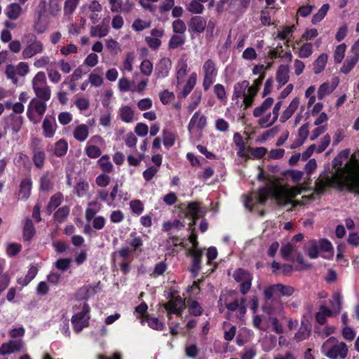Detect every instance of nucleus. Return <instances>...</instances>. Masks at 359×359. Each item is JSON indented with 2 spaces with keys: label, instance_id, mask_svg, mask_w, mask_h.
<instances>
[{
  "label": "nucleus",
  "instance_id": "nucleus-6",
  "mask_svg": "<svg viewBox=\"0 0 359 359\" xmlns=\"http://www.w3.org/2000/svg\"><path fill=\"white\" fill-rule=\"evenodd\" d=\"M46 108V102L33 98L27 108V118L33 123H37L45 114Z\"/></svg>",
  "mask_w": 359,
  "mask_h": 359
},
{
  "label": "nucleus",
  "instance_id": "nucleus-57",
  "mask_svg": "<svg viewBox=\"0 0 359 359\" xmlns=\"http://www.w3.org/2000/svg\"><path fill=\"white\" fill-rule=\"evenodd\" d=\"M313 53V45L311 43L303 44L299 52V57L301 58H307Z\"/></svg>",
  "mask_w": 359,
  "mask_h": 359
},
{
  "label": "nucleus",
  "instance_id": "nucleus-18",
  "mask_svg": "<svg viewBox=\"0 0 359 359\" xmlns=\"http://www.w3.org/2000/svg\"><path fill=\"white\" fill-rule=\"evenodd\" d=\"M32 161L35 167L38 169H42L44 166L46 155L43 149L41 147H34L32 149Z\"/></svg>",
  "mask_w": 359,
  "mask_h": 359
},
{
  "label": "nucleus",
  "instance_id": "nucleus-1",
  "mask_svg": "<svg viewBox=\"0 0 359 359\" xmlns=\"http://www.w3.org/2000/svg\"><path fill=\"white\" fill-rule=\"evenodd\" d=\"M327 187H335L339 191L346 189L359 195V165L355 163L354 157L346 162L341 172L326 175L315 182V191L318 194H323Z\"/></svg>",
  "mask_w": 359,
  "mask_h": 359
},
{
  "label": "nucleus",
  "instance_id": "nucleus-16",
  "mask_svg": "<svg viewBox=\"0 0 359 359\" xmlns=\"http://www.w3.org/2000/svg\"><path fill=\"white\" fill-rule=\"evenodd\" d=\"M57 124L53 116L47 115L43 119L42 129L43 135L47 138L53 137L55 133Z\"/></svg>",
  "mask_w": 359,
  "mask_h": 359
},
{
  "label": "nucleus",
  "instance_id": "nucleus-4",
  "mask_svg": "<svg viewBox=\"0 0 359 359\" xmlns=\"http://www.w3.org/2000/svg\"><path fill=\"white\" fill-rule=\"evenodd\" d=\"M25 47L22 50V57L24 59H29L32 57L41 53L43 51V45L39 41L34 34H27L22 39Z\"/></svg>",
  "mask_w": 359,
  "mask_h": 359
},
{
  "label": "nucleus",
  "instance_id": "nucleus-50",
  "mask_svg": "<svg viewBox=\"0 0 359 359\" xmlns=\"http://www.w3.org/2000/svg\"><path fill=\"white\" fill-rule=\"evenodd\" d=\"M131 212L137 215H140L144 211V204L139 199H134L130 202Z\"/></svg>",
  "mask_w": 359,
  "mask_h": 359
},
{
  "label": "nucleus",
  "instance_id": "nucleus-42",
  "mask_svg": "<svg viewBox=\"0 0 359 359\" xmlns=\"http://www.w3.org/2000/svg\"><path fill=\"white\" fill-rule=\"evenodd\" d=\"M346 49V45L345 43H341L336 47L334 53V60L336 64L341 63L344 58L345 52Z\"/></svg>",
  "mask_w": 359,
  "mask_h": 359
},
{
  "label": "nucleus",
  "instance_id": "nucleus-41",
  "mask_svg": "<svg viewBox=\"0 0 359 359\" xmlns=\"http://www.w3.org/2000/svg\"><path fill=\"white\" fill-rule=\"evenodd\" d=\"M263 292H294V288L280 283L273 284L265 287Z\"/></svg>",
  "mask_w": 359,
  "mask_h": 359
},
{
  "label": "nucleus",
  "instance_id": "nucleus-38",
  "mask_svg": "<svg viewBox=\"0 0 359 359\" xmlns=\"http://www.w3.org/2000/svg\"><path fill=\"white\" fill-rule=\"evenodd\" d=\"M97 164L99 165L101 170L104 172H111L113 170V164L109 161V157L107 154L103 155L97 161Z\"/></svg>",
  "mask_w": 359,
  "mask_h": 359
},
{
  "label": "nucleus",
  "instance_id": "nucleus-39",
  "mask_svg": "<svg viewBox=\"0 0 359 359\" xmlns=\"http://www.w3.org/2000/svg\"><path fill=\"white\" fill-rule=\"evenodd\" d=\"M330 6L328 4H323L320 9L318 10V13H316L311 20V22L313 25H316L318 22H320L326 15L328 10H329Z\"/></svg>",
  "mask_w": 359,
  "mask_h": 359
},
{
  "label": "nucleus",
  "instance_id": "nucleus-21",
  "mask_svg": "<svg viewBox=\"0 0 359 359\" xmlns=\"http://www.w3.org/2000/svg\"><path fill=\"white\" fill-rule=\"evenodd\" d=\"M250 83L247 80L237 82L233 86L232 100H237L245 95L246 90H248Z\"/></svg>",
  "mask_w": 359,
  "mask_h": 359
},
{
  "label": "nucleus",
  "instance_id": "nucleus-31",
  "mask_svg": "<svg viewBox=\"0 0 359 359\" xmlns=\"http://www.w3.org/2000/svg\"><path fill=\"white\" fill-rule=\"evenodd\" d=\"M185 226L184 223L180 219H175L173 221H166L162 224V231L164 232H170L172 229H176L181 230Z\"/></svg>",
  "mask_w": 359,
  "mask_h": 359
},
{
  "label": "nucleus",
  "instance_id": "nucleus-12",
  "mask_svg": "<svg viewBox=\"0 0 359 359\" xmlns=\"http://www.w3.org/2000/svg\"><path fill=\"white\" fill-rule=\"evenodd\" d=\"M187 254L192 257L190 271L197 276L201 269L203 251L201 249H189Z\"/></svg>",
  "mask_w": 359,
  "mask_h": 359
},
{
  "label": "nucleus",
  "instance_id": "nucleus-62",
  "mask_svg": "<svg viewBox=\"0 0 359 359\" xmlns=\"http://www.w3.org/2000/svg\"><path fill=\"white\" fill-rule=\"evenodd\" d=\"M133 250L128 246L123 247L118 250L117 252L113 253V257L116 255L123 260H128L132 255Z\"/></svg>",
  "mask_w": 359,
  "mask_h": 359
},
{
  "label": "nucleus",
  "instance_id": "nucleus-43",
  "mask_svg": "<svg viewBox=\"0 0 359 359\" xmlns=\"http://www.w3.org/2000/svg\"><path fill=\"white\" fill-rule=\"evenodd\" d=\"M80 0H65L64 4L65 15H72L75 11Z\"/></svg>",
  "mask_w": 359,
  "mask_h": 359
},
{
  "label": "nucleus",
  "instance_id": "nucleus-14",
  "mask_svg": "<svg viewBox=\"0 0 359 359\" xmlns=\"http://www.w3.org/2000/svg\"><path fill=\"white\" fill-rule=\"evenodd\" d=\"M207 125V118L205 115L200 116L199 111H196L192 116L187 126V129L190 133L196 128L199 130H202Z\"/></svg>",
  "mask_w": 359,
  "mask_h": 359
},
{
  "label": "nucleus",
  "instance_id": "nucleus-30",
  "mask_svg": "<svg viewBox=\"0 0 359 359\" xmlns=\"http://www.w3.org/2000/svg\"><path fill=\"white\" fill-rule=\"evenodd\" d=\"M34 93L39 100L47 102L50 98L51 91L48 86L44 87L33 86Z\"/></svg>",
  "mask_w": 359,
  "mask_h": 359
},
{
  "label": "nucleus",
  "instance_id": "nucleus-13",
  "mask_svg": "<svg viewBox=\"0 0 359 359\" xmlns=\"http://www.w3.org/2000/svg\"><path fill=\"white\" fill-rule=\"evenodd\" d=\"M206 26V20L200 15L191 17L188 22L189 32L191 33H203Z\"/></svg>",
  "mask_w": 359,
  "mask_h": 359
},
{
  "label": "nucleus",
  "instance_id": "nucleus-52",
  "mask_svg": "<svg viewBox=\"0 0 359 359\" xmlns=\"http://www.w3.org/2000/svg\"><path fill=\"white\" fill-rule=\"evenodd\" d=\"M248 151H250L251 156L255 159H260L263 158L267 153V149L264 147H248Z\"/></svg>",
  "mask_w": 359,
  "mask_h": 359
},
{
  "label": "nucleus",
  "instance_id": "nucleus-2",
  "mask_svg": "<svg viewBox=\"0 0 359 359\" xmlns=\"http://www.w3.org/2000/svg\"><path fill=\"white\" fill-rule=\"evenodd\" d=\"M321 349L323 354L330 359H344L348 353L346 344L333 337L324 342Z\"/></svg>",
  "mask_w": 359,
  "mask_h": 359
},
{
  "label": "nucleus",
  "instance_id": "nucleus-25",
  "mask_svg": "<svg viewBox=\"0 0 359 359\" xmlns=\"http://www.w3.org/2000/svg\"><path fill=\"white\" fill-rule=\"evenodd\" d=\"M197 74L193 72L189 77L185 86L183 88L182 92L179 95L180 98H185L194 89L196 83Z\"/></svg>",
  "mask_w": 359,
  "mask_h": 359
},
{
  "label": "nucleus",
  "instance_id": "nucleus-34",
  "mask_svg": "<svg viewBox=\"0 0 359 359\" xmlns=\"http://www.w3.org/2000/svg\"><path fill=\"white\" fill-rule=\"evenodd\" d=\"M200 205L197 202H190L187 205V215H189L191 217L193 220V225L195 224L196 221L198 219V213L200 212Z\"/></svg>",
  "mask_w": 359,
  "mask_h": 359
},
{
  "label": "nucleus",
  "instance_id": "nucleus-44",
  "mask_svg": "<svg viewBox=\"0 0 359 359\" xmlns=\"http://www.w3.org/2000/svg\"><path fill=\"white\" fill-rule=\"evenodd\" d=\"M187 8L190 13L195 14H201L204 11L203 5L197 0H191Z\"/></svg>",
  "mask_w": 359,
  "mask_h": 359
},
{
  "label": "nucleus",
  "instance_id": "nucleus-19",
  "mask_svg": "<svg viewBox=\"0 0 359 359\" xmlns=\"http://www.w3.org/2000/svg\"><path fill=\"white\" fill-rule=\"evenodd\" d=\"M290 68L287 65H280L276 72V81L278 83L279 88L285 85L290 79Z\"/></svg>",
  "mask_w": 359,
  "mask_h": 359
},
{
  "label": "nucleus",
  "instance_id": "nucleus-58",
  "mask_svg": "<svg viewBox=\"0 0 359 359\" xmlns=\"http://www.w3.org/2000/svg\"><path fill=\"white\" fill-rule=\"evenodd\" d=\"M4 266L0 265V292H4L9 285L10 277L7 273H3Z\"/></svg>",
  "mask_w": 359,
  "mask_h": 359
},
{
  "label": "nucleus",
  "instance_id": "nucleus-64",
  "mask_svg": "<svg viewBox=\"0 0 359 359\" xmlns=\"http://www.w3.org/2000/svg\"><path fill=\"white\" fill-rule=\"evenodd\" d=\"M89 188V184L87 182L81 181L78 182L75 187L76 194L78 196H83L86 194Z\"/></svg>",
  "mask_w": 359,
  "mask_h": 359
},
{
  "label": "nucleus",
  "instance_id": "nucleus-54",
  "mask_svg": "<svg viewBox=\"0 0 359 359\" xmlns=\"http://www.w3.org/2000/svg\"><path fill=\"white\" fill-rule=\"evenodd\" d=\"M306 253L311 259H316L319 255V248L316 241L313 240L310 243V245L306 249Z\"/></svg>",
  "mask_w": 359,
  "mask_h": 359
},
{
  "label": "nucleus",
  "instance_id": "nucleus-27",
  "mask_svg": "<svg viewBox=\"0 0 359 359\" xmlns=\"http://www.w3.org/2000/svg\"><path fill=\"white\" fill-rule=\"evenodd\" d=\"M89 135L88 127L86 124H80L74 130V137L79 142H84Z\"/></svg>",
  "mask_w": 359,
  "mask_h": 359
},
{
  "label": "nucleus",
  "instance_id": "nucleus-23",
  "mask_svg": "<svg viewBox=\"0 0 359 359\" xmlns=\"http://www.w3.org/2000/svg\"><path fill=\"white\" fill-rule=\"evenodd\" d=\"M299 104V100L297 97H294L289 104V106L287 107L286 109L283 111V114L281 115L280 118V121L281 123H284L286 121H287L291 116L293 115V114L295 112L297 109L298 108V106Z\"/></svg>",
  "mask_w": 359,
  "mask_h": 359
},
{
  "label": "nucleus",
  "instance_id": "nucleus-3",
  "mask_svg": "<svg viewBox=\"0 0 359 359\" xmlns=\"http://www.w3.org/2000/svg\"><path fill=\"white\" fill-rule=\"evenodd\" d=\"M74 308L75 314L72 318V323L74 331L79 332L88 325L90 306L86 300H78Z\"/></svg>",
  "mask_w": 359,
  "mask_h": 359
},
{
  "label": "nucleus",
  "instance_id": "nucleus-48",
  "mask_svg": "<svg viewBox=\"0 0 359 359\" xmlns=\"http://www.w3.org/2000/svg\"><path fill=\"white\" fill-rule=\"evenodd\" d=\"M151 25V22L149 20L144 21L140 18H137L133 22L132 28L136 32H141L145 29L149 28Z\"/></svg>",
  "mask_w": 359,
  "mask_h": 359
},
{
  "label": "nucleus",
  "instance_id": "nucleus-5",
  "mask_svg": "<svg viewBox=\"0 0 359 359\" xmlns=\"http://www.w3.org/2000/svg\"><path fill=\"white\" fill-rule=\"evenodd\" d=\"M282 189L276 186H264L259 187L256 192L257 203L264 205L269 198L276 201H280L282 198Z\"/></svg>",
  "mask_w": 359,
  "mask_h": 359
},
{
  "label": "nucleus",
  "instance_id": "nucleus-46",
  "mask_svg": "<svg viewBox=\"0 0 359 359\" xmlns=\"http://www.w3.org/2000/svg\"><path fill=\"white\" fill-rule=\"evenodd\" d=\"M85 152L90 158H97L102 154L101 149L98 147L90 144L86 145Z\"/></svg>",
  "mask_w": 359,
  "mask_h": 359
},
{
  "label": "nucleus",
  "instance_id": "nucleus-37",
  "mask_svg": "<svg viewBox=\"0 0 359 359\" xmlns=\"http://www.w3.org/2000/svg\"><path fill=\"white\" fill-rule=\"evenodd\" d=\"M69 208L67 205L58 208L53 215L54 219L59 222H63L69 215Z\"/></svg>",
  "mask_w": 359,
  "mask_h": 359
},
{
  "label": "nucleus",
  "instance_id": "nucleus-51",
  "mask_svg": "<svg viewBox=\"0 0 359 359\" xmlns=\"http://www.w3.org/2000/svg\"><path fill=\"white\" fill-rule=\"evenodd\" d=\"M187 306L189 307V313L191 315L198 316L202 314V308L196 301L188 300Z\"/></svg>",
  "mask_w": 359,
  "mask_h": 359
},
{
  "label": "nucleus",
  "instance_id": "nucleus-36",
  "mask_svg": "<svg viewBox=\"0 0 359 359\" xmlns=\"http://www.w3.org/2000/svg\"><path fill=\"white\" fill-rule=\"evenodd\" d=\"M109 29L98 25L97 26H92L90 29V34L92 37L102 38L107 36L109 33Z\"/></svg>",
  "mask_w": 359,
  "mask_h": 359
},
{
  "label": "nucleus",
  "instance_id": "nucleus-11",
  "mask_svg": "<svg viewBox=\"0 0 359 359\" xmlns=\"http://www.w3.org/2000/svg\"><path fill=\"white\" fill-rule=\"evenodd\" d=\"M25 343L22 339L11 340L8 342L4 343L0 347V354L5 355L23 350Z\"/></svg>",
  "mask_w": 359,
  "mask_h": 359
},
{
  "label": "nucleus",
  "instance_id": "nucleus-22",
  "mask_svg": "<svg viewBox=\"0 0 359 359\" xmlns=\"http://www.w3.org/2000/svg\"><path fill=\"white\" fill-rule=\"evenodd\" d=\"M352 54V55L348 56L345 60L342 67L340 69V72L345 74H348L354 68L359 60V53Z\"/></svg>",
  "mask_w": 359,
  "mask_h": 359
},
{
  "label": "nucleus",
  "instance_id": "nucleus-53",
  "mask_svg": "<svg viewBox=\"0 0 359 359\" xmlns=\"http://www.w3.org/2000/svg\"><path fill=\"white\" fill-rule=\"evenodd\" d=\"M309 133V123H306L304 125H302L298 130V136L302 139V140L297 144V147L302 145L305 142V140L308 137ZM295 147L296 146L292 147V148Z\"/></svg>",
  "mask_w": 359,
  "mask_h": 359
},
{
  "label": "nucleus",
  "instance_id": "nucleus-17",
  "mask_svg": "<svg viewBox=\"0 0 359 359\" xmlns=\"http://www.w3.org/2000/svg\"><path fill=\"white\" fill-rule=\"evenodd\" d=\"M32 188V180L31 177H26L21 180L19 186L18 198L22 201L27 200Z\"/></svg>",
  "mask_w": 359,
  "mask_h": 359
},
{
  "label": "nucleus",
  "instance_id": "nucleus-33",
  "mask_svg": "<svg viewBox=\"0 0 359 359\" xmlns=\"http://www.w3.org/2000/svg\"><path fill=\"white\" fill-rule=\"evenodd\" d=\"M121 119L125 123H130L134 118V111L129 106H123L119 109Z\"/></svg>",
  "mask_w": 359,
  "mask_h": 359
},
{
  "label": "nucleus",
  "instance_id": "nucleus-24",
  "mask_svg": "<svg viewBox=\"0 0 359 359\" xmlns=\"http://www.w3.org/2000/svg\"><path fill=\"white\" fill-rule=\"evenodd\" d=\"M53 175L49 172H46L40 178L39 189L48 192L53 187Z\"/></svg>",
  "mask_w": 359,
  "mask_h": 359
},
{
  "label": "nucleus",
  "instance_id": "nucleus-61",
  "mask_svg": "<svg viewBox=\"0 0 359 359\" xmlns=\"http://www.w3.org/2000/svg\"><path fill=\"white\" fill-rule=\"evenodd\" d=\"M159 98L163 104H168L175 99V95L172 92H170L168 90H165L160 93Z\"/></svg>",
  "mask_w": 359,
  "mask_h": 359
},
{
  "label": "nucleus",
  "instance_id": "nucleus-15",
  "mask_svg": "<svg viewBox=\"0 0 359 359\" xmlns=\"http://www.w3.org/2000/svg\"><path fill=\"white\" fill-rule=\"evenodd\" d=\"M251 0H231L229 12L236 15H243L250 6Z\"/></svg>",
  "mask_w": 359,
  "mask_h": 359
},
{
  "label": "nucleus",
  "instance_id": "nucleus-10",
  "mask_svg": "<svg viewBox=\"0 0 359 359\" xmlns=\"http://www.w3.org/2000/svg\"><path fill=\"white\" fill-rule=\"evenodd\" d=\"M172 67V62L168 57L161 58L156 65L154 74L157 79H164L168 76Z\"/></svg>",
  "mask_w": 359,
  "mask_h": 359
},
{
  "label": "nucleus",
  "instance_id": "nucleus-32",
  "mask_svg": "<svg viewBox=\"0 0 359 359\" xmlns=\"http://www.w3.org/2000/svg\"><path fill=\"white\" fill-rule=\"evenodd\" d=\"M68 150V143L65 139H60L55 144L54 154L57 157L64 156Z\"/></svg>",
  "mask_w": 359,
  "mask_h": 359
},
{
  "label": "nucleus",
  "instance_id": "nucleus-40",
  "mask_svg": "<svg viewBox=\"0 0 359 359\" xmlns=\"http://www.w3.org/2000/svg\"><path fill=\"white\" fill-rule=\"evenodd\" d=\"M185 36L184 35L174 34L171 36L168 47L170 49H175L182 46L185 42Z\"/></svg>",
  "mask_w": 359,
  "mask_h": 359
},
{
  "label": "nucleus",
  "instance_id": "nucleus-29",
  "mask_svg": "<svg viewBox=\"0 0 359 359\" xmlns=\"http://www.w3.org/2000/svg\"><path fill=\"white\" fill-rule=\"evenodd\" d=\"M327 55L325 53L320 54L313 62V72L316 74L321 73L327 64Z\"/></svg>",
  "mask_w": 359,
  "mask_h": 359
},
{
  "label": "nucleus",
  "instance_id": "nucleus-45",
  "mask_svg": "<svg viewBox=\"0 0 359 359\" xmlns=\"http://www.w3.org/2000/svg\"><path fill=\"white\" fill-rule=\"evenodd\" d=\"M214 93L216 97L221 102H226L227 100L226 92L222 84L217 83L214 86Z\"/></svg>",
  "mask_w": 359,
  "mask_h": 359
},
{
  "label": "nucleus",
  "instance_id": "nucleus-28",
  "mask_svg": "<svg viewBox=\"0 0 359 359\" xmlns=\"http://www.w3.org/2000/svg\"><path fill=\"white\" fill-rule=\"evenodd\" d=\"M339 83L338 79L334 86H330L329 83L325 82L321 84L318 90V98L323 100L327 95L330 94L337 86Z\"/></svg>",
  "mask_w": 359,
  "mask_h": 359
},
{
  "label": "nucleus",
  "instance_id": "nucleus-8",
  "mask_svg": "<svg viewBox=\"0 0 359 359\" xmlns=\"http://www.w3.org/2000/svg\"><path fill=\"white\" fill-rule=\"evenodd\" d=\"M168 311V317L171 318V314L175 313L178 316L182 314V311L186 307L185 300L180 297H172L169 302L164 305Z\"/></svg>",
  "mask_w": 359,
  "mask_h": 359
},
{
  "label": "nucleus",
  "instance_id": "nucleus-59",
  "mask_svg": "<svg viewBox=\"0 0 359 359\" xmlns=\"http://www.w3.org/2000/svg\"><path fill=\"white\" fill-rule=\"evenodd\" d=\"M187 27L183 20L177 19L172 22V30L175 33L184 34L186 32Z\"/></svg>",
  "mask_w": 359,
  "mask_h": 359
},
{
  "label": "nucleus",
  "instance_id": "nucleus-9",
  "mask_svg": "<svg viewBox=\"0 0 359 359\" xmlns=\"http://www.w3.org/2000/svg\"><path fill=\"white\" fill-rule=\"evenodd\" d=\"M233 278L238 283H241V292H248L251 287V276L243 269L239 268L235 271Z\"/></svg>",
  "mask_w": 359,
  "mask_h": 359
},
{
  "label": "nucleus",
  "instance_id": "nucleus-56",
  "mask_svg": "<svg viewBox=\"0 0 359 359\" xmlns=\"http://www.w3.org/2000/svg\"><path fill=\"white\" fill-rule=\"evenodd\" d=\"M72 262L71 258H60L55 262V266L58 270L65 271L70 267Z\"/></svg>",
  "mask_w": 359,
  "mask_h": 359
},
{
  "label": "nucleus",
  "instance_id": "nucleus-26",
  "mask_svg": "<svg viewBox=\"0 0 359 359\" xmlns=\"http://www.w3.org/2000/svg\"><path fill=\"white\" fill-rule=\"evenodd\" d=\"M22 12V8L20 4L17 3H13L9 4L6 9V13L7 17L12 20L18 19Z\"/></svg>",
  "mask_w": 359,
  "mask_h": 359
},
{
  "label": "nucleus",
  "instance_id": "nucleus-49",
  "mask_svg": "<svg viewBox=\"0 0 359 359\" xmlns=\"http://www.w3.org/2000/svg\"><path fill=\"white\" fill-rule=\"evenodd\" d=\"M22 250V245L17 243H10L6 245V254L8 257H14L17 255Z\"/></svg>",
  "mask_w": 359,
  "mask_h": 359
},
{
  "label": "nucleus",
  "instance_id": "nucleus-35",
  "mask_svg": "<svg viewBox=\"0 0 359 359\" xmlns=\"http://www.w3.org/2000/svg\"><path fill=\"white\" fill-rule=\"evenodd\" d=\"M332 316H333V314L330 309L325 306H321L320 311L316 315V319L319 324L324 325L327 318Z\"/></svg>",
  "mask_w": 359,
  "mask_h": 359
},
{
  "label": "nucleus",
  "instance_id": "nucleus-60",
  "mask_svg": "<svg viewBox=\"0 0 359 359\" xmlns=\"http://www.w3.org/2000/svg\"><path fill=\"white\" fill-rule=\"evenodd\" d=\"M310 335V329L305 325L302 326L298 332L295 334L294 338L297 341H300L306 339Z\"/></svg>",
  "mask_w": 359,
  "mask_h": 359
},
{
  "label": "nucleus",
  "instance_id": "nucleus-63",
  "mask_svg": "<svg viewBox=\"0 0 359 359\" xmlns=\"http://www.w3.org/2000/svg\"><path fill=\"white\" fill-rule=\"evenodd\" d=\"M343 337L348 341H353L355 337V332L351 327L348 325L344 326L341 330Z\"/></svg>",
  "mask_w": 359,
  "mask_h": 359
},
{
  "label": "nucleus",
  "instance_id": "nucleus-55",
  "mask_svg": "<svg viewBox=\"0 0 359 359\" xmlns=\"http://www.w3.org/2000/svg\"><path fill=\"white\" fill-rule=\"evenodd\" d=\"M140 72L142 74L149 76L151 74L154 67L149 60H144L140 65Z\"/></svg>",
  "mask_w": 359,
  "mask_h": 359
},
{
  "label": "nucleus",
  "instance_id": "nucleus-47",
  "mask_svg": "<svg viewBox=\"0 0 359 359\" xmlns=\"http://www.w3.org/2000/svg\"><path fill=\"white\" fill-rule=\"evenodd\" d=\"M331 311L333 315L340 313L341 310V297L339 293H335L331 302Z\"/></svg>",
  "mask_w": 359,
  "mask_h": 359
},
{
  "label": "nucleus",
  "instance_id": "nucleus-7",
  "mask_svg": "<svg viewBox=\"0 0 359 359\" xmlns=\"http://www.w3.org/2000/svg\"><path fill=\"white\" fill-rule=\"evenodd\" d=\"M203 87L205 91L210 89L217 75L215 62L212 59L207 60L203 65Z\"/></svg>",
  "mask_w": 359,
  "mask_h": 359
},
{
  "label": "nucleus",
  "instance_id": "nucleus-20",
  "mask_svg": "<svg viewBox=\"0 0 359 359\" xmlns=\"http://www.w3.org/2000/svg\"><path fill=\"white\" fill-rule=\"evenodd\" d=\"M36 234V229L31 219L27 218L25 220L22 229V237L24 241H30Z\"/></svg>",
  "mask_w": 359,
  "mask_h": 359
}]
</instances>
